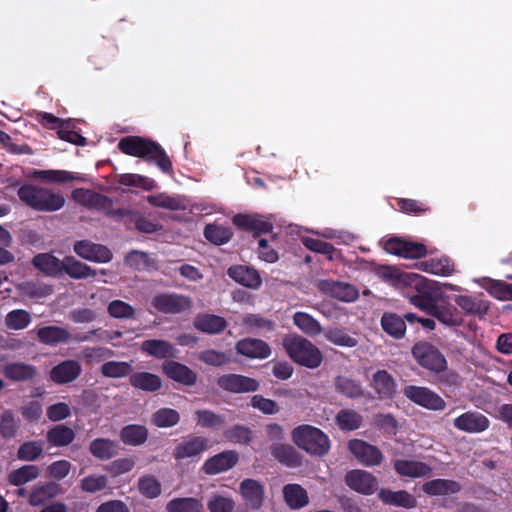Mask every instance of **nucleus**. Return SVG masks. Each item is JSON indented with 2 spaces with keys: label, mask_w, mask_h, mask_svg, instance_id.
<instances>
[{
  "label": "nucleus",
  "mask_w": 512,
  "mask_h": 512,
  "mask_svg": "<svg viewBox=\"0 0 512 512\" xmlns=\"http://www.w3.org/2000/svg\"><path fill=\"white\" fill-rule=\"evenodd\" d=\"M37 336L42 343L47 345L66 343L72 338L71 333L66 328L60 326H46L40 328L37 331Z\"/></svg>",
  "instance_id": "c85d7f7f"
},
{
  "label": "nucleus",
  "mask_w": 512,
  "mask_h": 512,
  "mask_svg": "<svg viewBox=\"0 0 512 512\" xmlns=\"http://www.w3.org/2000/svg\"><path fill=\"white\" fill-rule=\"evenodd\" d=\"M31 322L30 314L22 309L9 312L5 317V325L11 330L25 329Z\"/></svg>",
  "instance_id": "09e8293b"
},
{
  "label": "nucleus",
  "mask_w": 512,
  "mask_h": 512,
  "mask_svg": "<svg viewBox=\"0 0 512 512\" xmlns=\"http://www.w3.org/2000/svg\"><path fill=\"white\" fill-rule=\"evenodd\" d=\"M119 183L124 186H134L142 188L144 190H152L153 188H155L154 180L139 174L132 173L121 175L119 177Z\"/></svg>",
  "instance_id": "4d7b16f0"
},
{
  "label": "nucleus",
  "mask_w": 512,
  "mask_h": 512,
  "mask_svg": "<svg viewBox=\"0 0 512 512\" xmlns=\"http://www.w3.org/2000/svg\"><path fill=\"white\" fill-rule=\"evenodd\" d=\"M293 442L302 450L315 456H323L330 450L328 436L319 428L300 425L292 431Z\"/></svg>",
  "instance_id": "7ed1b4c3"
},
{
  "label": "nucleus",
  "mask_w": 512,
  "mask_h": 512,
  "mask_svg": "<svg viewBox=\"0 0 512 512\" xmlns=\"http://www.w3.org/2000/svg\"><path fill=\"white\" fill-rule=\"evenodd\" d=\"M37 373L34 366L23 362L10 363L4 366L3 374L12 381H26L32 379Z\"/></svg>",
  "instance_id": "2f4dec72"
},
{
  "label": "nucleus",
  "mask_w": 512,
  "mask_h": 512,
  "mask_svg": "<svg viewBox=\"0 0 512 512\" xmlns=\"http://www.w3.org/2000/svg\"><path fill=\"white\" fill-rule=\"evenodd\" d=\"M204 235L210 242L221 245L230 240L232 233L228 228L223 226L207 225L204 230Z\"/></svg>",
  "instance_id": "6e6d98bb"
},
{
  "label": "nucleus",
  "mask_w": 512,
  "mask_h": 512,
  "mask_svg": "<svg viewBox=\"0 0 512 512\" xmlns=\"http://www.w3.org/2000/svg\"><path fill=\"white\" fill-rule=\"evenodd\" d=\"M168 512H202L203 505L200 500L193 497L174 498L166 505Z\"/></svg>",
  "instance_id": "58836bf2"
},
{
  "label": "nucleus",
  "mask_w": 512,
  "mask_h": 512,
  "mask_svg": "<svg viewBox=\"0 0 512 512\" xmlns=\"http://www.w3.org/2000/svg\"><path fill=\"white\" fill-rule=\"evenodd\" d=\"M225 438L234 444H248L251 441V431L244 426H234L224 433Z\"/></svg>",
  "instance_id": "e2e57ef3"
},
{
  "label": "nucleus",
  "mask_w": 512,
  "mask_h": 512,
  "mask_svg": "<svg viewBox=\"0 0 512 512\" xmlns=\"http://www.w3.org/2000/svg\"><path fill=\"white\" fill-rule=\"evenodd\" d=\"M334 384L336 390L347 397L356 398L362 394L360 385L345 376H338Z\"/></svg>",
  "instance_id": "5fc2aeb1"
},
{
  "label": "nucleus",
  "mask_w": 512,
  "mask_h": 512,
  "mask_svg": "<svg viewBox=\"0 0 512 512\" xmlns=\"http://www.w3.org/2000/svg\"><path fill=\"white\" fill-rule=\"evenodd\" d=\"M57 492L58 486L55 484L36 486L30 493L29 503L32 506H38L42 504L46 499L55 496Z\"/></svg>",
  "instance_id": "3c124183"
},
{
  "label": "nucleus",
  "mask_w": 512,
  "mask_h": 512,
  "mask_svg": "<svg viewBox=\"0 0 512 512\" xmlns=\"http://www.w3.org/2000/svg\"><path fill=\"white\" fill-rule=\"evenodd\" d=\"M117 445L109 439H95L90 444V452L97 458L109 459L116 454Z\"/></svg>",
  "instance_id": "c03bdc74"
},
{
  "label": "nucleus",
  "mask_w": 512,
  "mask_h": 512,
  "mask_svg": "<svg viewBox=\"0 0 512 512\" xmlns=\"http://www.w3.org/2000/svg\"><path fill=\"white\" fill-rule=\"evenodd\" d=\"M210 512H232L235 503L232 498L213 495L207 503Z\"/></svg>",
  "instance_id": "69168bd1"
},
{
  "label": "nucleus",
  "mask_w": 512,
  "mask_h": 512,
  "mask_svg": "<svg viewBox=\"0 0 512 512\" xmlns=\"http://www.w3.org/2000/svg\"><path fill=\"white\" fill-rule=\"evenodd\" d=\"M396 472L404 477L419 478L431 473V467L421 461L400 459L394 462Z\"/></svg>",
  "instance_id": "b1692460"
},
{
  "label": "nucleus",
  "mask_w": 512,
  "mask_h": 512,
  "mask_svg": "<svg viewBox=\"0 0 512 512\" xmlns=\"http://www.w3.org/2000/svg\"><path fill=\"white\" fill-rule=\"evenodd\" d=\"M228 275L237 283L250 289H258L262 283L258 272L247 266H233L229 268Z\"/></svg>",
  "instance_id": "4be33fe9"
},
{
  "label": "nucleus",
  "mask_w": 512,
  "mask_h": 512,
  "mask_svg": "<svg viewBox=\"0 0 512 512\" xmlns=\"http://www.w3.org/2000/svg\"><path fill=\"white\" fill-rule=\"evenodd\" d=\"M74 252L91 262L107 263L112 259V253L107 247L87 240L77 241L74 244Z\"/></svg>",
  "instance_id": "1a4fd4ad"
},
{
  "label": "nucleus",
  "mask_w": 512,
  "mask_h": 512,
  "mask_svg": "<svg viewBox=\"0 0 512 512\" xmlns=\"http://www.w3.org/2000/svg\"><path fill=\"white\" fill-rule=\"evenodd\" d=\"M324 336L330 343L341 347L352 348L358 344L356 338L341 328H328L325 330Z\"/></svg>",
  "instance_id": "37998d69"
},
{
  "label": "nucleus",
  "mask_w": 512,
  "mask_h": 512,
  "mask_svg": "<svg viewBox=\"0 0 512 512\" xmlns=\"http://www.w3.org/2000/svg\"><path fill=\"white\" fill-rule=\"evenodd\" d=\"M152 306L162 313H180L191 308L189 298L176 294H160L151 302Z\"/></svg>",
  "instance_id": "9d476101"
},
{
  "label": "nucleus",
  "mask_w": 512,
  "mask_h": 512,
  "mask_svg": "<svg viewBox=\"0 0 512 512\" xmlns=\"http://www.w3.org/2000/svg\"><path fill=\"white\" fill-rule=\"evenodd\" d=\"M140 493L150 499L156 498L161 494V485L159 481L151 475H145L138 481Z\"/></svg>",
  "instance_id": "864d4df0"
},
{
  "label": "nucleus",
  "mask_w": 512,
  "mask_h": 512,
  "mask_svg": "<svg viewBox=\"0 0 512 512\" xmlns=\"http://www.w3.org/2000/svg\"><path fill=\"white\" fill-rule=\"evenodd\" d=\"M337 424L342 430H355L361 425V416L351 410H342L336 417Z\"/></svg>",
  "instance_id": "13d9d810"
},
{
  "label": "nucleus",
  "mask_w": 512,
  "mask_h": 512,
  "mask_svg": "<svg viewBox=\"0 0 512 512\" xmlns=\"http://www.w3.org/2000/svg\"><path fill=\"white\" fill-rule=\"evenodd\" d=\"M423 266L426 272L435 275L448 276L454 272L453 262L446 257L431 259L430 261L423 263Z\"/></svg>",
  "instance_id": "de8ad7c7"
},
{
  "label": "nucleus",
  "mask_w": 512,
  "mask_h": 512,
  "mask_svg": "<svg viewBox=\"0 0 512 512\" xmlns=\"http://www.w3.org/2000/svg\"><path fill=\"white\" fill-rule=\"evenodd\" d=\"M141 350L156 358H173L177 354V349L169 342L164 340H146L141 344Z\"/></svg>",
  "instance_id": "bb28decb"
},
{
  "label": "nucleus",
  "mask_w": 512,
  "mask_h": 512,
  "mask_svg": "<svg viewBox=\"0 0 512 512\" xmlns=\"http://www.w3.org/2000/svg\"><path fill=\"white\" fill-rule=\"evenodd\" d=\"M33 265L47 276H59L63 273L64 259H59L51 253H41L32 260Z\"/></svg>",
  "instance_id": "5701e85b"
},
{
  "label": "nucleus",
  "mask_w": 512,
  "mask_h": 512,
  "mask_svg": "<svg viewBox=\"0 0 512 512\" xmlns=\"http://www.w3.org/2000/svg\"><path fill=\"white\" fill-rule=\"evenodd\" d=\"M386 252L404 258H420L426 254V248L421 243L409 242L400 238H391L384 244Z\"/></svg>",
  "instance_id": "9b49d317"
},
{
  "label": "nucleus",
  "mask_w": 512,
  "mask_h": 512,
  "mask_svg": "<svg viewBox=\"0 0 512 512\" xmlns=\"http://www.w3.org/2000/svg\"><path fill=\"white\" fill-rule=\"evenodd\" d=\"M129 381L134 388L146 392H154L162 387L161 378L149 372H136L130 376Z\"/></svg>",
  "instance_id": "c756f323"
},
{
  "label": "nucleus",
  "mask_w": 512,
  "mask_h": 512,
  "mask_svg": "<svg viewBox=\"0 0 512 512\" xmlns=\"http://www.w3.org/2000/svg\"><path fill=\"white\" fill-rule=\"evenodd\" d=\"M379 498L385 503L394 506H401L404 508H413L416 506V499L407 491H391L388 489H381Z\"/></svg>",
  "instance_id": "7c9ffc66"
},
{
  "label": "nucleus",
  "mask_w": 512,
  "mask_h": 512,
  "mask_svg": "<svg viewBox=\"0 0 512 512\" xmlns=\"http://www.w3.org/2000/svg\"><path fill=\"white\" fill-rule=\"evenodd\" d=\"M197 424L205 428H219L224 424V418L209 410L195 412Z\"/></svg>",
  "instance_id": "bf43d9fd"
},
{
  "label": "nucleus",
  "mask_w": 512,
  "mask_h": 512,
  "mask_svg": "<svg viewBox=\"0 0 512 512\" xmlns=\"http://www.w3.org/2000/svg\"><path fill=\"white\" fill-rule=\"evenodd\" d=\"M317 287L321 292L343 302H352L358 298L357 289L347 283L320 280Z\"/></svg>",
  "instance_id": "ddd939ff"
},
{
  "label": "nucleus",
  "mask_w": 512,
  "mask_h": 512,
  "mask_svg": "<svg viewBox=\"0 0 512 512\" xmlns=\"http://www.w3.org/2000/svg\"><path fill=\"white\" fill-rule=\"evenodd\" d=\"M431 315L435 316L440 322L446 325H457L460 323V317L452 308L430 307Z\"/></svg>",
  "instance_id": "774afa93"
},
{
  "label": "nucleus",
  "mask_w": 512,
  "mask_h": 512,
  "mask_svg": "<svg viewBox=\"0 0 512 512\" xmlns=\"http://www.w3.org/2000/svg\"><path fill=\"white\" fill-rule=\"evenodd\" d=\"M40 475V469L36 465H24L11 471L8 475L10 484L21 486L35 480Z\"/></svg>",
  "instance_id": "e433bc0d"
},
{
  "label": "nucleus",
  "mask_w": 512,
  "mask_h": 512,
  "mask_svg": "<svg viewBox=\"0 0 512 512\" xmlns=\"http://www.w3.org/2000/svg\"><path fill=\"white\" fill-rule=\"evenodd\" d=\"M180 420L179 413L171 408H162L152 416V423L160 428L175 426Z\"/></svg>",
  "instance_id": "49530a36"
},
{
  "label": "nucleus",
  "mask_w": 512,
  "mask_h": 512,
  "mask_svg": "<svg viewBox=\"0 0 512 512\" xmlns=\"http://www.w3.org/2000/svg\"><path fill=\"white\" fill-rule=\"evenodd\" d=\"M72 197L79 204L88 207L97 206L104 200L101 195L82 188L75 189L72 192Z\"/></svg>",
  "instance_id": "052dcab7"
},
{
  "label": "nucleus",
  "mask_w": 512,
  "mask_h": 512,
  "mask_svg": "<svg viewBox=\"0 0 512 512\" xmlns=\"http://www.w3.org/2000/svg\"><path fill=\"white\" fill-rule=\"evenodd\" d=\"M273 456L288 466L298 464V456L294 448L286 444H277L272 447Z\"/></svg>",
  "instance_id": "603ef678"
},
{
  "label": "nucleus",
  "mask_w": 512,
  "mask_h": 512,
  "mask_svg": "<svg viewBox=\"0 0 512 512\" xmlns=\"http://www.w3.org/2000/svg\"><path fill=\"white\" fill-rule=\"evenodd\" d=\"M193 325L201 332L217 334L226 328L227 322L223 317L218 315L201 314L194 319Z\"/></svg>",
  "instance_id": "a878e982"
},
{
  "label": "nucleus",
  "mask_w": 512,
  "mask_h": 512,
  "mask_svg": "<svg viewBox=\"0 0 512 512\" xmlns=\"http://www.w3.org/2000/svg\"><path fill=\"white\" fill-rule=\"evenodd\" d=\"M417 362L424 368L440 372L446 368L444 356L428 343H417L412 349Z\"/></svg>",
  "instance_id": "423d86ee"
},
{
  "label": "nucleus",
  "mask_w": 512,
  "mask_h": 512,
  "mask_svg": "<svg viewBox=\"0 0 512 512\" xmlns=\"http://www.w3.org/2000/svg\"><path fill=\"white\" fill-rule=\"evenodd\" d=\"M147 201L155 207L165 208L169 210L185 209L183 198L169 196L166 193L149 195L147 196Z\"/></svg>",
  "instance_id": "79ce46f5"
},
{
  "label": "nucleus",
  "mask_w": 512,
  "mask_h": 512,
  "mask_svg": "<svg viewBox=\"0 0 512 512\" xmlns=\"http://www.w3.org/2000/svg\"><path fill=\"white\" fill-rule=\"evenodd\" d=\"M20 200L37 211L54 212L65 204V198L60 192L35 185H23L18 189Z\"/></svg>",
  "instance_id": "f03ea898"
},
{
  "label": "nucleus",
  "mask_w": 512,
  "mask_h": 512,
  "mask_svg": "<svg viewBox=\"0 0 512 512\" xmlns=\"http://www.w3.org/2000/svg\"><path fill=\"white\" fill-rule=\"evenodd\" d=\"M488 293L498 300L512 301V283L489 280L484 286Z\"/></svg>",
  "instance_id": "a18cd8bd"
},
{
  "label": "nucleus",
  "mask_w": 512,
  "mask_h": 512,
  "mask_svg": "<svg viewBox=\"0 0 512 512\" xmlns=\"http://www.w3.org/2000/svg\"><path fill=\"white\" fill-rule=\"evenodd\" d=\"M63 272H65L73 279H85L89 277H95L97 275L96 270L92 269L87 264L76 260L72 256H67L64 258Z\"/></svg>",
  "instance_id": "473e14b6"
},
{
  "label": "nucleus",
  "mask_w": 512,
  "mask_h": 512,
  "mask_svg": "<svg viewBox=\"0 0 512 512\" xmlns=\"http://www.w3.org/2000/svg\"><path fill=\"white\" fill-rule=\"evenodd\" d=\"M346 484L358 493L370 495L377 489V479L365 470H352L345 476Z\"/></svg>",
  "instance_id": "f8f14e48"
},
{
  "label": "nucleus",
  "mask_w": 512,
  "mask_h": 512,
  "mask_svg": "<svg viewBox=\"0 0 512 512\" xmlns=\"http://www.w3.org/2000/svg\"><path fill=\"white\" fill-rule=\"evenodd\" d=\"M377 274L382 279L389 281L395 286H406L414 284L416 287L422 282V277L414 273H403L391 266H381Z\"/></svg>",
  "instance_id": "6ab92c4d"
},
{
  "label": "nucleus",
  "mask_w": 512,
  "mask_h": 512,
  "mask_svg": "<svg viewBox=\"0 0 512 512\" xmlns=\"http://www.w3.org/2000/svg\"><path fill=\"white\" fill-rule=\"evenodd\" d=\"M403 394L413 403L428 410H443L445 401L427 387L409 385L403 389Z\"/></svg>",
  "instance_id": "39448f33"
},
{
  "label": "nucleus",
  "mask_w": 512,
  "mask_h": 512,
  "mask_svg": "<svg viewBox=\"0 0 512 512\" xmlns=\"http://www.w3.org/2000/svg\"><path fill=\"white\" fill-rule=\"evenodd\" d=\"M162 372L171 380L186 386L196 383L197 375L189 367L176 361H166L161 366Z\"/></svg>",
  "instance_id": "a211bd4d"
},
{
  "label": "nucleus",
  "mask_w": 512,
  "mask_h": 512,
  "mask_svg": "<svg viewBox=\"0 0 512 512\" xmlns=\"http://www.w3.org/2000/svg\"><path fill=\"white\" fill-rule=\"evenodd\" d=\"M42 451L41 443L36 441L26 442L18 449L17 457L23 461H33L41 455Z\"/></svg>",
  "instance_id": "0e129e2a"
},
{
  "label": "nucleus",
  "mask_w": 512,
  "mask_h": 512,
  "mask_svg": "<svg viewBox=\"0 0 512 512\" xmlns=\"http://www.w3.org/2000/svg\"><path fill=\"white\" fill-rule=\"evenodd\" d=\"M132 370L129 362L109 361L102 365L101 373L109 378H121L128 375Z\"/></svg>",
  "instance_id": "8fccbe9b"
},
{
  "label": "nucleus",
  "mask_w": 512,
  "mask_h": 512,
  "mask_svg": "<svg viewBox=\"0 0 512 512\" xmlns=\"http://www.w3.org/2000/svg\"><path fill=\"white\" fill-rule=\"evenodd\" d=\"M489 425V419L476 411L463 413L454 419V426L467 433H481L487 430Z\"/></svg>",
  "instance_id": "dca6fc26"
},
{
  "label": "nucleus",
  "mask_w": 512,
  "mask_h": 512,
  "mask_svg": "<svg viewBox=\"0 0 512 512\" xmlns=\"http://www.w3.org/2000/svg\"><path fill=\"white\" fill-rule=\"evenodd\" d=\"M293 324L304 334L314 337L323 332L320 322L307 312L298 311L292 316Z\"/></svg>",
  "instance_id": "cd10ccee"
},
{
  "label": "nucleus",
  "mask_w": 512,
  "mask_h": 512,
  "mask_svg": "<svg viewBox=\"0 0 512 512\" xmlns=\"http://www.w3.org/2000/svg\"><path fill=\"white\" fill-rule=\"evenodd\" d=\"M454 301L463 310L464 313L470 315H484L489 308L486 301L470 296H456Z\"/></svg>",
  "instance_id": "72a5a7b5"
},
{
  "label": "nucleus",
  "mask_w": 512,
  "mask_h": 512,
  "mask_svg": "<svg viewBox=\"0 0 512 512\" xmlns=\"http://www.w3.org/2000/svg\"><path fill=\"white\" fill-rule=\"evenodd\" d=\"M459 490L457 482L445 479L432 480L423 485V491L432 496L454 494Z\"/></svg>",
  "instance_id": "f704fd0d"
},
{
  "label": "nucleus",
  "mask_w": 512,
  "mask_h": 512,
  "mask_svg": "<svg viewBox=\"0 0 512 512\" xmlns=\"http://www.w3.org/2000/svg\"><path fill=\"white\" fill-rule=\"evenodd\" d=\"M81 373V365L74 360L63 361L50 371V378L57 384L74 381Z\"/></svg>",
  "instance_id": "aec40b11"
},
{
  "label": "nucleus",
  "mask_w": 512,
  "mask_h": 512,
  "mask_svg": "<svg viewBox=\"0 0 512 512\" xmlns=\"http://www.w3.org/2000/svg\"><path fill=\"white\" fill-rule=\"evenodd\" d=\"M236 350L249 358L265 359L271 354V349L267 343L259 339H243L236 344Z\"/></svg>",
  "instance_id": "412c9836"
},
{
  "label": "nucleus",
  "mask_w": 512,
  "mask_h": 512,
  "mask_svg": "<svg viewBox=\"0 0 512 512\" xmlns=\"http://www.w3.org/2000/svg\"><path fill=\"white\" fill-rule=\"evenodd\" d=\"M239 460L237 452L232 450L223 451L205 460L202 470L207 475H216L233 468Z\"/></svg>",
  "instance_id": "6e6552de"
},
{
  "label": "nucleus",
  "mask_w": 512,
  "mask_h": 512,
  "mask_svg": "<svg viewBox=\"0 0 512 512\" xmlns=\"http://www.w3.org/2000/svg\"><path fill=\"white\" fill-rule=\"evenodd\" d=\"M18 289L25 296L34 297H45L52 293V287L50 285L37 284L34 282H24L18 285Z\"/></svg>",
  "instance_id": "680f3d73"
},
{
  "label": "nucleus",
  "mask_w": 512,
  "mask_h": 512,
  "mask_svg": "<svg viewBox=\"0 0 512 512\" xmlns=\"http://www.w3.org/2000/svg\"><path fill=\"white\" fill-rule=\"evenodd\" d=\"M282 345L291 360L306 368H318L323 361V354L320 349L300 335H286L283 338Z\"/></svg>",
  "instance_id": "f257e3e1"
},
{
  "label": "nucleus",
  "mask_w": 512,
  "mask_h": 512,
  "mask_svg": "<svg viewBox=\"0 0 512 512\" xmlns=\"http://www.w3.org/2000/svg\"><path fill=\"white\" fill-rule=\"evenodd\" d=\"M209 448L210 443L206 437L191 435L176 446L173 456L176 460L198 461Z\"/></svg>",
  "instance_id": "20e7f679"
},
{
  "label": "nucleus",
  "mask_w": 512,
  "mask_h": 512,
  "mask_svg": "<svg viewBox=\"0 0 512 512\" xmlns=\"http://www.w3.org/2000/svg\"><path fill=\"white\" fill-rule=\"evenodd\" d=\"M74 437V431L65 425H57L47 433V441L52 446H67Z\"/></svg>",
  "instance_id": "a19ab883"
},
{
  "label": "nucleus",
  "mask_w": 512,
  "mask_h": 512,
  "mask_svg": "<svg viewBox=\"0 0 512 512\" xmlns=\"http://www.w3.org/2000/svg\"><path fill=\"white\" fill-rule=\"evenodd\" d=\"M148 436V431L141 425H128L124 427L120 433L121 440L131 446L143 444Z\"/></svg>",
  "instance_id": "ea45409f"
},
{
  "label": "nucleus",
  "mask_w": 512,
  "mask_h": 512,
  "mask_svg": "<svg viewBox=\"0 0 512 512\" xmlns=\"http://www.w3.org/2000/svg\"><path fill=\"white\" fill-rule=\"evenodd\" d=\"M239 494L245 505L258 510L264 501V487L255 479H244L239 485Z\"/></svg>",
  "instance_id": "4468645a"
},
{
  "label": "nucleus",
  "mask_w": 512,
  "mask_h": 512,
  "mask_svg": "<svg viewBox=\"0 0 512 512\" xmlns=\"http://www.w3.org/2000/svg\"><path fill=\"white\" fill-rule=\"evenodd\" d=\"M107 477L104 475H89L81 481V489L88 493H95L105 489Z\"/></svg>",
  "instance_id": "338daca9"
},
{
  "label": "nucleus",
  "mask_w": 512,
  "mask_h": 512,
  "mask_svg": "<svg viewBox=\"0 0 512 512\" xmlns=\"http://www.w3.org/2000/svg\"><path fill=\"white\" fill-rule=\"evenodd\" d=\"M381 326L387 334L397 339L402 338L406 332L404 320L394 313H385L381 318Z\"/></svg>",
  "instance_id": "c9c22d12"
},
{
  "label": "nucleus",
  "mask_w": 512,
  "mask_h": 512,
  "mask_svg": "<svg viewBox=\"0 0 512 512\" xmlns=\"http://www.w3.org/2000/svg\"><path fill=\"white\" fill-rule=\"evenodd\" d=\"M156 144L140 137H126L119 141L118 148L127 155L144 158L150 156Z\"/></svg>",
  "instance_id": "f3484780"
},
{
  "label": "nucleus",
  "mask_w": 512,
  "mask_h": 512,
  "mask_svg": "<svg viewBox=\"0 0 512 512\" xmlns=\"http://www.w3.org/2000/svg\"><path fill=\"white\" fill-rule=\"evenodd\" d=\"M283 493L286 503L293 509H298L308 504L307 493L298 484L286 485Z\"/></svg>",
  "instance_id": "4c0bfd02"
},
{
  "label": "nucleus",
  "mask_w": 512,
  "mask_h": 512,
  "mask_svg": "<svg viewBox=\"0 0 512 512\" xmlns=\"http://www.w3.org/2000/svg\"><path fill=\"white\" fill-rule=\"evenodd\" d=\"M372 386L382 399L392 398L397 388L394 378L385 370H378L373 374Z\"/></svg>",
  "instance_id": "393cba45"
},
{
  "label": "nucleus",
  "mask_w": 512,
  "mask_h": 512,
  "mask_svg": "<svg viewBox=\"0 0 512 512\" xmlns=\"http://www.w3.org/2000/svg\"><path fill=\"white\" fill-rule=\"evenodd\" d=\"M217 384L225 391L231 393L254 392L259 388V382L244 375L225 374L218 378Z\"/></svg>",
  "instance_id": "0eeeda50"
},
{
  "label": "nucleus",
  "mask_w": 512,
  "mask_h": 512,
  "mask_svg": "<svg viewBox=\"0 0 512 512\" xmlns=\"http://www.w3.org/2000/svg\"><path fill=\"white\" fill-rule=\"evenodd\" d=\"M348 447L358 461L366 466L378 465L382 461L381 452L375 446H372L363 440H351L348 443Z\"/></svg>",
  "instance_id": "2eb2a0df"
}]
</instances>
